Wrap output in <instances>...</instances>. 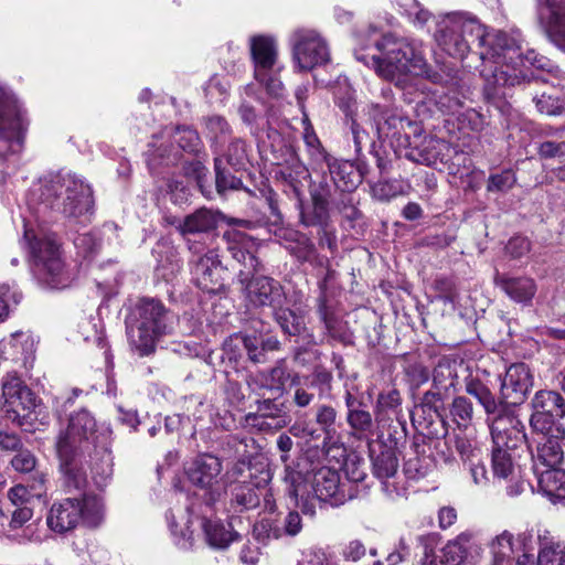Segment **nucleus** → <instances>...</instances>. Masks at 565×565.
<instances>
[{"instance_id": "31", "label": "nucleus", "mask_w": 565, "mask_h": 565, "mask_svg": "<svg viewBox=\"0 0 565 565\" xmlns=\"http://www.w3.org/2000/svg\"><path fill=\"white\" fill-rule=\"evenodd\" d=\"M255 420L260 428L280 429L290 422L285 402L277 397L257 401Z\"/></svg>"}, {"instance_id": "1", "label": "nucleus", "mask_w": 565, "mask_h": 565, "mask_svg": "<svg viewBox=\"0 0 565 565\" xmlns=\"http://www.w3.org/2000/svg\"><path fill=\"white\" fill-rule=\"evenodd\" d=\"M374 45L379 54L371 56V63L380 77L395 81L409 73L443 85L446 90L435 102L440 111L456 114L469 97L470 86L466 76L459 71L452 74L434 71L425 58L422 42L387 33Z\"/></svg>"}, {"instance_id": "2", "label": "nucleus", "mask_w": 565, "mask_h": 565, "mask_svg": "<svg viewBox=\"0 0 565 565\" xmlns=\"http://www.w3.org/2000/svg\"><path fill=\"white\" fill-rule=\"evenodd\" d=\"M226 250L231 257L241 265L237 273V282L246 302L255 308H276L285 302L282 285L273 277L260 275L264 265L258 258L259 245L248 234L228 230L223 234Z\"/></svg>"}, {"instance_id": "49", "label": "nucleus", "mask_w": 565, "mask_h": 565, "mask_svg": "<svg viewBox=\"0 0 565 565\" xmlns=\"http://www.w3.org/2000/svg\"><path fill=\"white\" fill-rule=\"evenodd\" d=\"M202 527L207 543L217 548L226 547L234 539L232 532L225 529L218 520L202 519Z\"/></svg>"}, {"instance_id": "39", "label": "nucleus", "mask_w": 565, "mask_h": 565, "mask_svg": "<svg viewBox=\"0 0 565 565\" xmlns=\"http://www.w3.org/2000/svg\"><path fill=\"white\" fill-rule=\"evenodd\" d=\"M273 310L274 318L285 334L290 337L306 335L308 338V343L317 344L313 334L307 332L303 319L296 315L295 311L289 308H285L282 305H279V307H276Z\"/></svg>"}, {"instance_id": "45", "label": "nucleus", "mask_w": 565, "mask_h": 565, "mask_svg": "<svg viewBox=\"0 0 565 565\" xmlns=\"http://www.w3.org/2000/svg\"><path fill=\"white\" fill-rule=\"evenodd\" d=\"M470 534L461 533L455 540L449 541L443 548V557L446 565H460L467 558L470 548Z\"/></svg>"}, {"instance_id": "16", "label": "nucleus", "mask_w": 565, "mask_h": 565, "mask_svg": "<svg viewBox=\"0 0 565 565\" xmlns=\"http://www.w3.org/2000/svg\"><path fill=\"white\" fill-rule=\"evenodd\" d=\"M298 462L302 463V469L308 473L310 489L319 501L339 507L355 497L352 490L353 486L341 482L337 470L329 467H319L309 471L307 459H301Z\"/></svg>"}, {"instance_id": "54", "label": "nucleus", "mask_w": 565, "mask_h": 565, "mask_svg": "<svg viewBox=\"0 0 565 565\" xmlns=\"http://www.w3.org/2000/svg\"><path fill=\"white\" fill-rule=\"evenodd\" d=\"M181 153L173 147H163L149 151L147 153V163L149 169L154 172L161 166H174L181 160Z\"/></svg>"}, {"instance_id": "40", "label": "nucleus", "mask_w": 565, "mask_h": 565, "mask_svg": "<svg viewBox=\"0 0 565 565\" xmlns=\"http://www.w3.org/2000/svg\"><path fill=\"white\" fill-rule=\"evenodd\" d=\"M413 424L429 441L440 440L448 435V424L441 413L422 412L418 418L413 417Z\"/></svg>"}, {"instance_id": "61", "label": "nucleus", "mask_w": 565, "mask_h": 565, "mask_svg": "<svg viewBox=\"0 0 565 565\" xmlns=\"http://www.w3.org/2000/svg\"><path fill=\"white\" fill-rule=\"evenodd\" d=\"M367 553L365 544L359 540H350L341 545L340 557L344 563L356 564L362 561Z\"/></svg>"}, {"instance_id": "15", "label": "nucleus", "mask_w": 565, "mask_h": 565, "mask_svg": "<svg viewBox=\"0 0 565 565\" xmlns=\"http://www.w3.org/2000/svg\"><path fill=\"white\" fill-rule=\"evenodd\" d=\"M29 121L15 95L0 86V160L22 148L23 134Z\"/></svg>"}, {"instance_id": "21", "label": "nucleus", "mask_w": 565, "mask_h": 565, "mask_svg": "<svg viewBox=\"0 0 565 565\" xmlns=\"http://www.w3.org/2000/svg\"><path fill=\"white\" fill-rule=\"evenodd\" d=\"M221 472V460L210 454L196 456L186 468L190 482L205 490L204 502L209 507L215 504L221 498L222 491L218 486Z\"/></svg>"}, {"instance_id": "27", "label": "nucleus", "mask_w": 565, "mask_h": 565, "mask_svg": "<svg viewBox=\"0 0 565 565\" xmlns=\"http://www.w3.org/2000/svg\"><path fill=\"white\" fill-rule=\"evenodd\" d=\"M534 433L543 437L536 448L531 450L533 472L561 466L565 455V427Z\"/></svg>"}, {"instance_id": "64", "label": "nucleus", "mask_w": 565, "mask_h": 565, "mask_svg": "<svg viewBox=\"0 0 565 565\" xmlns=\"http://www.w3.org/2000/svg\"><path fill=\"white\" fill-rule=\"evenodd\" d=\"M537 565H565V545L544 546L539 554Z\"/></svg>"}, {"instance_id": "5", "label": "nucleus", "mask_w": 565, "mask_h": 565, "mask_svg": "<svg viewBox=\"0 0 565 565\" xmlns=\"http://www.w3.org/2000/svg\"><path fill=\"white\" fill-rule=\"evenodd\" d=\"M99 438L95 417L86 409L70 417L65 431L61 433L56 443L60 470L64 487L68 490L82 491L87 487L84 467L86 452H89Z\"/></svg>"}, {"instance_id": "34", "label": "nucleus", "mask_w": 565, "mask_h": 565, "mask_svg": "<svg viewBox=\"0 0 565 565\" xmlns=\"http://www.w3.org/2000/svg\"><path fill=\"white\" fill-rule=\"evenodd\" d=\"M241 339L248 361L254 364L268 362V354L281 348L280 341L274 335L244 334Z\"/></svg>"}, {"instance_id": "42", "label": "nucleus", "mask_w": 565, "mask_h": 565, "mask_svg": "<svg viewBox=\"0 0 565 565\" xmlns=\"http://www.w3.org/2000/svg\"><path fill=\"white\" fill-rule=\"evenodd\" d=\"M215 157L223 159V164L227 163L235 171L244 170L248 163L247 145L242 138H233L225 149L218 146V153Z\"/></svg>"}, {"instance_id": "56", "label": "nucleus", "mask_w": 565, "mask_h": 565, "mask_svg": "<svg viewBox=\"0 0 565 565\" xmlns=\"http://www.w3.org/2000/svg\"><path fill=\"white\" fill-rule=\"evenodd\" d=\"M173 140L178 143L180 149L189 153H196L202 147V141L198 131L188 126L177 127Z\"/></svg>"}, {"instance_id": "17", "label": "nucleus", "mask_w": 565, "mask_h": 565, "mask_svg": "<svg viewBox=\"0 0 565 565\" xmlns=\"http://www.w3.org/2000/svg\"><path fill=\"white\" fill-rule=\"evenodd\" d=\"M290 45L294 61L300 71H311L330 61L329 46L315 29H296L290 35Z\"/></svg>"}, {"instance_id": "30", "label": "nucleus", "mask_w": 565, "mask_h": 565, "mask_svg": "<svg viewBox=\"0 0 565 565\" xmlns=\"http://www.w3.org/2000/svg\"><path fill=\"white\" fill-rule=\"evenodd\" d=\"M537 18L550 40L565 51V17L556 0H537Z\"/></svg>"}, {"instance_id": "35", "label": "nucleus", "mask_w": 565, "mask_h": 565, "mask_svg": "<svg viewBox=\"0 0 565 565\" xmlns=\"http://www.w3.org/2000/svg\"><path fill=\"white\" fill-rule=\"evenodd\" d=\"M329 170L334 189L341 192H353L362 183L364 170L359 171L349 160L337 159Z\"/></svg>"}, {"instance_id": "44", "label": "nucleus", "mask_w": 565, "mask_h": 565, "mask_svg": "<svg viewBox=\"0 0 565 565\" xmlns=\"http://www.w3.org/2000/svg\"><path fill=\"white\" fill-rule=\"evenodd\" d=\"M458 363L448 356H443L438 360V363L433 370V384L443 386L444 388L451 390L456 393V386L458 384Z\"/></svg>"}, {"instance_id": "24", "label": "nucleus", "mask_w": 565, "mask_h": 565, "mask_svg": "<svg viewBox=\"0 0 565 565\" xmlns=\"http://www.w3.org/2000/svg\"><path fill=\"white\" fill-rule=\"evenodd\" d=\"M490 373L486 370L478 369L475 373H471L465 380L466 392L473 396L480 405L483 407L488 415L489 425L493 420L504 419L508 422L510 418H516L507 408L502 402L497 401L492 393Z\"/></svg>"}, {"instance_id": "13", "label": "nucleus", "mask_w": 565, "mask_h": 565, "mask_svg": "<svg viewBox=\"0 0 565 565\" xmlns=\"http://www.w3.org/2000/svg\"><path fill=\"white\" fill-rule=\"evenodd\" d=\"M24 238L33 259L39 280L51 288L63 289L71 285L72 276L61 257L60 245L54 235H33L25 231Z\"/></svg>"}, {"instance_id": "25", "label": "nucleus", "mask_w": 565, "mask_h": 565, "mask_svg": "<svg viewBox=\"0 0 565 565\" xmlns=\"http://www.w3.org/2000/svg\"><path fill=\"white\" fill-rule=\"evenodd\" d=\"M367 446L374 477L381 481L383 490L388 495L397 493L394 479L397 476L399 463L394 447L385 444L382 440V435L369 443Z\"/></svg>"}, {"instance_id": "43", "label": "nucleus", "mask_w": 565, "mask_h": 565, "mask_svg": "<svg viewBox=\"0 0 565 565\" xmlns=\"http://www.w3.org/2000/svg\"><path fill=\"white\" fill-rule=\"evenodd\" d=\"M205 136L211 142L213 153H218V146L227 136L232 135V127L225 117L221 115H211L203 118Z\"/></svg>"}, {"instance_id": "60", "label": "nucleus", "mask_w": 565, "mask_h": 565, "mask_svg": "<svg viewBox=\"0 0 565 565\" xmlns=\"http://www.w3.org/2000/svg\"><path fill=\"white\" fill-rule=\"evenodd\" d=\"M516 177L513 170L507 169L492 173L488 178L487 190L489 192H507L513 188Z\"/></svg>"}, {"instance_id": "62", "label": "nucleus", "mask_w": 565, "mask_h": 565, "mask_svg": "<svg viewBox=\"0 0 565 565\" xmlns=\"http://www.w3.org/2000/svg\"><path fill=\"white\" fill-rule=\"evenodd\" d=\"M456 450L463 463V467L468 463L473 465L476 460H479L483 456L482 449L477 444L468 438L457 437Z\"/></svg>"}, {"instance_id": "57", "label": "nucleus", "mask_w": 565, "mask_h": 565, "mask_svg": "<svg viewBox=\"0 0 565 565\" xmlns=\"http://www.w3.org/2000/svg\"><path fill=\"white\" fill-rule=\"evenodd\" d=\"M433 467V459L430 456L415 455L408 458L404 465V472L409 479H419L427 476Z\"/></svg>"}, {"instance_id": "4", "label": "nucleus", "mask_w": 565, "mask_h": 565, "mask_svg": "<svg viewBox=\"0 0 565 565\" xmlns=\"http://www.w3.org/2000/svg\"><path fill=\"white\" fill-rule=\"evenodd\" d=\"M249 444L254 445L255 440L238 435L228 436L224 443V451L237 458L233 473L242 478L227 486L228 511L233 513L256 509L271 479L270 469L265 462L249 459Z\"/></svg>"}, {"instance_id": "23", "label": "nucleus", "mask_w": 565, "mask_h": 565, "mask_svg": "<svg viewBox=\"0 0 565 565\" xmlns=\"http://www.w3.org/2000/svg\"><path fill=\"white\" fill-rule=\"evenodd\" d=\"M313 427L310 423L306 424L298 431L297 426H292L290 431L295 436L308 437L311 440H319L322 438V449L329 452L339 441V422L337 409L329 404H319L313 412Z\"/></svg>"}, {"instance_id": "29", "label": "nucleus", "mask_w": 565, "mask_h": 565, "mask_svg": "<svg viewBox=\"0 0 565 565\" xmlns=\"http://www.w3.org/2000/svg\"><path fill=\"white\" fill-rule=\"evenodd\" d=\"M285 481L288 483L287 492L303 514H315V501L318 500L309 486L308 473L302 469V463L295 467L287 466Z\"/></svg>"}, {"instance_id": "6", "label": "nucleus", "mask_w": 565, "mask_h": 565, "mask_svg": "<svg viewBox=\"0 0 565 565\" xmlns=\"http://www.w3.org/2000/svg\"><path fill=\"white\" fill-rule=\"evenodd\" d=\"M492 34L486 32L475 17L466 12H452L438 23L435 38L438 46L449 56L465 61L470 54L484 68L489 66V58H483L480 53L488 51Z\"/></svg>"}, {"instance_id": "38", "label": "nucleus", "mask_w": 565, "mask_h": 565, "mask_svg": "<svg viewBox=\"0 0 565 565\" xmlns=\"http://www.w3.org/2000/svg\"><path fill=\"white\" fill-rule=\"evenodd\" d=\"M302 529L301 516L296 511H290L284 520V527L280 529L275 524V521L265 518L254 527V533L257 537L265 536L266 539H279L285 533L290 536L297 535Z\"/></svg>"}, {"instance_id": "10", "label": "nucleus", "mask_w": 565, "mask_h": 565, "mask_svg": "<svg viewBox=\"0 0 565 565\" xmlns=\"http://www.w3.org/2000/svg\"><path fill=\"white\" fill-rule=\"evenodd\" d=\"M1 387L4 399L2 411L7 419L25 431L32 430L36 422L42 423V401L17 372H8Z\"/></svg>"}, {"instance_id": "37", "label": "nucleus", "mask_w": 565, "mask_h": 565, "mask_svg": "<svg viewBox=\"0 0 565 565\" xmlns=\"http://www.w3.org/2000/svg\"><path fill=\"white\" fill-rule=\"evenodd\" d=\"M351 132L354 143V150L356 153V159L360 160L363 157L362 150L363 147L369 143L370 145V153L375 158L376 166L381 173H385L388 171L391 161L387 158L386 151L383 149L382 145H377L375 141H370V136L366 130H364L355 120L351 122Z\"/></svg>"}, {"instance_id": "50", "label": "nucleus", "mask_w": 565, "mask_h": 565, "mask_svg": "<svg viewBox=\"0 0 565 565\" xmlns=\"http://www.w3.org/2000/svg\"><path fill=\"white\" fill-rule=\"evenodd\" d=\"M402 405L401 393L397 388L391 387L379 393L375 403V420L381 424L385 420L388 412L396 413Z\"/></svg>"}, {"instance_id": "33", "label": "nucleus", "mask_w": 565, "mask_h": 565, "mask_svg": "<svg viewBox=\"0 0 565 565\" xmlns=\"http://www.w3.org/2000/svg\"><path fill=\"white\" fill-rule=\"evenodd\" d=\"M84 467L90 471V478L98 489L104 488L113 475V460L110 452L104 446L94 447L89 452H86L84 459Z\"/></svg>"}, {"instance_id": "32", "label": "nucleus", "mask_w": 565, "mask_h": 565, "mask_svg": "<svg viewBox=\"0 0 565 565\" xmlns=\"http://www.w3.org/2000/svg\"><path fill=\"white\" fill-rule=\"evenodd\" d=\"M494 284L510 299L524 306L531 305L537 290L534 279L530 277H511L497 273Z\"/></svg>"}, {"instance_id": "36", "label": "nucleus", "mask_w": 565, "mask_h": 565, "mask_svg": "<svg viewBox=\"0 0 565 565\" xmlns=\"http://www.w3.org/2000/svg\"><path fill=\"white\" fill-rule=\"evenodd\" d=\"M537 487L551 501L565 500V469L561 466L534 472Z\"/></svg>"}, {"instance_id": "59", "label": "nucleus", "mask_w": 565, "mask_h": 565, "mask_svg": "<svg viewBox=\"0 0 565 565\" xmlns=\"http://www.w3.org/2000/svg\"><path fill=\"white\" fill-rule=\"evenodd\" d=\"M540 113L548 116H559L565 114V98L554 97L546 93L533 98Z\"/></svg>"}, {"instance_id": "14", "label": "nucleus", "mask_w": 565, "mask_h": 565, "mask_svg": "<svg viewBox=\"0 0 565 565\" xmlns=\"http://www.w3.org/2000/svg\"><path fill=\"white\" fill-rule=\"evenodd\" d=\"M250 56L254 64V77L267 93L281 97L285 90L280 81L284 66L278 61L276 40L269 35H254L249 40Z\"/></svg>"}, {"instance_id": "58", "label": "nucleus", "mask_w": 565, "mask_h": 565, "mask_svg": "<svg viewBox=\"0 0 565 565\" xmlns=\"http://www.w3.org/2000/svg\"><path fill=\"white\" fill-rule=\"evenodd\" d=\"M396 2L401 12L415 24L424 25L430 18V12L417 0H396Z\"/></svg>"}, {"instance_id": "53", "label": "nucleus", "mask_w": 565, "mask_h": 565, "mask_svg": "<svg viewBox=\"0 0 565 565\" xmlns=\"http://www.w3.org/2000/svg\"><path fill=\"white\" fill-rule=\"evenodd\" d=\"M214 171H215V186L216 191L220 194H224L226 191H235L243 188V182L241 178L234 175L223 164V159L221 157H214Z\"/></svg>"}, {"instance_id": "11", "label": "nucleus", "mask_w": 565, "mask_h": 565, "mask_svg": "<svg viewBox=\"0 0 565 565\" xmlns=\"http://www.w3.org/2000/svg\"><path fill=\"white\" fill-rule=\"evenodd\" d=\"M79 491L81 498H66L52 504L47 514V525L56 533H65L75 529L82 521L89 527H96L104 518V503L97 495Z\"/></svg>"}, {"instance_id": "46", "label": "nucleus", "mask_w": 565, "mask_h": 565, "mask_svg": "<svg viewBox=\"0 0 565 565\" xmlns=\"http://www.w3.org/2000/svg\"><path fill=\"white\" fill-rule=\"evenodd\" d=\"M282 179L290 185L296 196H300L303 183L310 178L309 169L297 156L281 170Z\"/></svg>"}, {"instance_id": "55", "label": "nucleus", "mask_w": 565, "mask_h": 565, "mask_svg": "<svg viewBox=\"0 0 565 565\" xmlns=\"http://www.w3.org/2000/svg\"><path fill=\"white\" fill-rule=\"evenodd\" d=\"M319 180H313L310 185V195L312 201H319L320 204L328 203L330 201L332 190L334 188L333 181L327 168L323 171L316 173Z\"/></svg>"}, {"instance_id": "3", "label": "nucleus", "mask_w": 565, "mask_h": 565, "mask_svg": "<svg viewBox=\"0 0 565 565\" xmlns=\"http://www.w3.org/2000/svg\"><path fill=\"white\" fill-rule=\"evenodd\" d=\"M480 54L489 58V66L481 68L480 74L484 79V92L491 97L499 95L501 87L521 84L519 67L529 63L536 68H545L547 63L544 57L539 58L534 51L524 54L520 38L501 31L493 32L488 51Z\"/></svg>"}, {"instance_id": "41", "label": "nucleus", "mask_w": 565, "mask_h": 565, "mask_svg": "<svg viewBox=\"0 0 565 565\" xmlns=\"http://www.w3.org/2000/svg\"><path fill=\"white\" fill-rule=\"evenodd\" d=\"M289 379L290 373L285 361L279 360L271 369L258 373L255 377V382L258 383L262 388L280 396Z\"/></svg>"}, {"instance_id": "8", "label": "nucleus", "mask_w": 565, "mask_h": 565, "mask_svg": "<svg viewBox=\"0 0 565 565\" xmlns=\"http://www.w3.org/2000/svg\"><path fill=\"white\" fill-rule=\"evenodd\" d=\"M171 319L170 311L161 300L141 298L126 319L131 350L139 356L154 353L159 338L171 332Z\"/></svg>"}, {"instance_id": "48", "label": "nucleus", "mask_w": 565, "mask_h": 565, "mask_svg": "<svg viewBox=\"0 0 565 565\" xmlns=\"http://www.w3.org/2000/svg\"><path fill=\"white\" fill-rule=\"evenodd\" d=\"M492 565H511L513 555V534L503 531L491 542Z\"/></svg>"}, {"instance_id": "28", "label": "nucleus", "mask_w": 565, "mask_h": 565, "mask_svg": "<svg viewBox=\"0 0 565 565\" xmlns=\"http://www.w3.org/2000/svg\"><path fill=\"white\" fill-rule=\"evenodd\" d=\"M533 377L524 363H514L510 365L501 383L500 402L508 408V405L516 406L522 404L531 387Z\"/></svg>"}, {"instance_id": "52", "label": "nucleus", "mask_w": 565, "mask_h": 565, "mask_svg": "<svg viewBox=\"0 0 565 565\" xmlns=\"http://www.w3.org/2000/svg\"><path fill=\"white\" fill-rule=\"evenodd\" d=\"M451 420L459 429H467L473 422V405L466 396H457L449 408Z\"/></svg>"}, {"instance_id": "19", "label": "nucleus", "mask_w": 565, "mask_h": 565, "mask_svg": "<svg viewBox=\"0 0 565 565\" xmlns=\"http://www.w3.org/2000/svg\"><path fill=\"white\" fill-rule=\"evenodd\" d=\"M324 269L326 273L318 282L319 295L316 299L317 313L324 326L328 342L338 341L347 343L348 335L342 330L341 321L334 312L337 297L334 280L337 271L330 268V265Z\"/></svg>"}, {"instance_id": "63", "label": "nucleus", "mask_w": 565, "mask_h": 565, "mask_svg": "<svg viewBox=\"0 0 565 565\" xmlns=\"http://www.w3.org/2000/svg\"><path fill=\"white\" fill-rule=\"evenodd\" d=\"M313 247V242L306 234L301 233L295 243L289 244L286 250L302 264L310 259Z\"/></svg>"}, {"instance_id": "47", "label": "nucleus", "mask_w": 565, "mask_h": 565, "mask_svg": "<svg viewBox=\"0 0 565 565\" xmlns=\"http://www.w3.org/2000/svg\"><path fill=\"white\" fill-rule=\"evenodd\" d=\"M451 390L444 388L443 386L431 385L430 390L424 393L419 408L420 412H434L445 414V403L454 396Z\"/></svg>"}, {"instance_id": "7", "label": "nucleus", "mask_w": 565, "mask_h": 565, "mask_svg": "<svg viewBox=\"0 0 565 565\" xmlns=\"http://www.w3.org/2000/svg\"><path fill=\"white\" fill-rule=\"evenodd\" d=\"M367 115L374 122L380 141H388L396 157H404L413 162L423 163L428 158L418 148L417 139L422 137L417 122L403 116L391 104L371 103Z\"/></svg>"}, {"instance_id": "51", "label": "nucleus", "mask_w": 565, "mask_h": 565, "mask_svg": "<svg viewBox=\"0 0 565 565\" xmlns=\"http://www.w3.org/2000/svg\"><path fill=\"white\" fill-rule=\"evenodd\" d=\"M152 254L154 256L166 255L164 260L158 259L156 271L167 281L172 279L181 267L180 260L177 258V254L173 248L163 244H158L157 247L152 249Z\"/></svg>"}, {"instance_id": "9", "label": "nucleus", "mask_w": 565, "mask_h": 565, "mask_svg": "<svg viewBox=\"0 0 565 565\" xmlns=\"http://www.w3.org/2000/svg\"><path fill=\"white\" fill-rule=\"evenodd\" d=\"M40 200L49 209L66 217L89 220L94 199L89 184L72 172L60 171L46 178L40 190Z\"/></svg>"}, {"instance_id": "22", "label": "nucleus", "mask_w": 565, "mask_h": 565, "mask_svg": "<svg viewBox=\"0 0 565 565\" xmlns=\"http://www.w3.org/2000/svg\"><path fill=\"white\" fill-rule=\"evenodd\" d=\"M194 284L205 292L220 294L225 290V268L215 249H206L200 255H192L189 260Z\"/></svg>"}, {"instance_id": "18", "label": "nucleus", "mask_w": 565, "mask_h": 565, "mask_svg": "<svg viewBox=\"0 0 565 565\" xmlns=\"http://www.w3.org/2000/svg\"><path fill=\"white\" fill-rule=\"evenodd\" d=\"M221 217L222 214L217 211L200 207L182 218L179 234L184 238L192 255H200L206 249L205 239L213 236Z\"/></svg>"}, {"instance_id": "20", "label": "nucleus", "mask_w": 565, "mask_h": 565, "mask_svg": "<svg viewBox=\"0 0 565 565\" xmlns=\"http://www.w3.org/2000/svg\"><path fill=\"white\" fill-rule=\"evenodd\" d=\"M532 414L529 419L532 431H548L565 427L561 419L565 417V398L553 390H540L531 399Z\"/></svg>"}, {"instance_id": "26", "label": "nucleus", "mask_w": 565, "mask_h": 565, "mask_svg": "<svg viewBox=\"0 0 565 565\" xmlns=\"http://www.w3.org/2000/svg\"><path fill=\"white\" fill-rule=\"evenodd\" d=\"M345 422L350 434L358 440L371 443L374 435L375 420L363 394H354L345 390L344 395Z\"/></svg>"}, {"instance_id": "12", "label": "nucleus", "mask_w": 565, "mask_h": 565, "mask_svg": "<svg viewBox=\"0 0 565 565\" xmlns=\"http://www.w3.org/2000/svg\"><path fill=\"white\" fill-rule=\"evenodd\" d=\"M492 437V472L500 479H507L514 469V459L518 450L527 446V436L524 424L516 417L493 420L490 424Z\"/></svg>"}]
</instances>
